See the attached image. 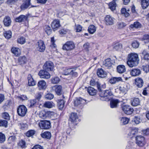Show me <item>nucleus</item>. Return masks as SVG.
<instances>
[{
  "label": "nucleus",
  "mask_w": 149,
  "mask_h": 149,
  "mask_svg": "<svg viewBox=\"0 0 149 149\" xmlns=\"http://www.w3.org/2000/svg\"><path fill=\"white\" fill-rule=\"evenodd\" d=\"M139 59L137 54L131 53L128 54L127 64L130 67L136 66L139 63Z\"/></svg>",
  "instance_id": "obj_1"
},
{
  "label": "nucleus",
  "mask_w": 149,
  "mask_h": 149,
  "mask_svg": "<svg viewBox=\"0 0 149 149\" xmlns=\"http://www.w3.org/2000/svg\"><path fill=\"white\" fill-rule=\"evenodd\" d=\"M113 95L111 91L110 90H107L102 93L100 95V96L102 98L101 99L103 100H104L107 102L110 101V102H119V101L118 99L112 98L110 99L109 96L112 95Z\"/></svg>",
  "instance_id": "obj_2"
},
{
  "label": "nucleus",
  "mask_w": 149,
  "mask_h": 149,
  "mask_svg": "<svg viewBox=\"0 0 149 149\" xmlns=\"http://www.w3.org/2000/svg\"><path fill=\"white\" fill-rule=\"evenodd\" d=\"M78 121H79L77 113L74 112L72 113L70 116L69 119V125L70 127L71 128H74L75 126L77 124Z\"/></svg>",
  "instance_id": "obj_3"
},
{
  "label": "nucleus",
  "mask_w": 149,
  "mask_h": 149,
  "mask_svg": "<svg viewBox=\"0 0 149 149\" xmlns=\"http://www.w3.org/2000/svg\"><path fill=\"white\" fill-rule=\"evenodd\" d=\"M75 69L72 68H65L63 70V73L65 75H71L72 77H76L78 76L77 72L75 71Z\"/></svg>",
  "instance_id": "obj_4"
},
{
  "label": "nucleus",
  "mask_w": 149,
  "mask_h": 149,
  "mask_svg": "<svg viewBox=\"0 0 149 149\" xmlns=\"http://www.w3.org/2000/svg\"><path fill=\"white\" fill-rule=\"evenodd\" d=\"M75 47V45L72 41H68L64 44L62 47V49L66 51H71Z\"/></svg>",
  "instance_id": "obj_5"
},
{
  "label": "nucleus",
  "mask_w": 149,
  "mask_h": 149,
  "mask_svg": "<svg viewBox=\"0 0 149 149\" xmlns=\"http://www.w3.org/2000/svg\"><path fill=\"white\" fill-rule=\"evenodd\" d=\"M124 104V103L121 105L123 111L126 114L128 115L131 114L134 111L133 109L130 106Z\"/></svg>",
  "instance_id": "obj_6"
},
{
  "label": "nucleus",
  "mask_w": 149,
  "mask_h": 149,
  "mask_svg": "<svg viewBox=\"0 0 149 149\" xmlns=\"http://www.w3.org/2000/svg\"><path fill=\"white\" fill-rule=\"evenodd\" d=\"M136 143L138 146L143 147L146 144V141L145 138L141 135H138L136 137Z\"/></svg>",
  "instance_id": "obj_7"
},
{
  "label": "nucleus",
  "mask_w": 149,
  "mask_h": 149,
  "mask_svg": "<svg viewBox=\"0 0 149 149\" xmlns=\"http://www.w3.org/2000/svg\"><path fill=\"white\" fill-rule=\"evenodd\" d=\"M17 111L18 114L22 117L24 116L27 111L26 107L24 105L19 106L17 108Z\"/></svg>",
  "instance_id": "obj_8"
},
{
  "label": "nucleus",
  "mask_w": 149,
  "mask_h": 149,
  "mask_svg": "<svg viewBox=\"0 0 149 149\" xmlns=\"http://www.w3.org/2000/svg\"><path fill=\"white\" fill-rule=\"evenodd\" d=\"M47 70L44 69L40 70L38 75L41 79H48L50 77V75Z\"/></svg>",
  "instance_id": "obj_9"
},
{
  "label": "nucleus",
  "mask_w": 149,
  "mask_h": 149,
  "mask_svg": "<svg viewBox=\"0 0 149 149\" xmlns=\"http://www.w3.org/2000/svg\"><path fill=\"white\" fill-rule=\"evenodd\" d=\"M39 126L41 129H47L51 127V123L47 120H41L39 123Z\"/></svg>",
  "instance_id": "obj_10"
},
{
  "label": "nucleus",
  "mask_w": 149,
  "mask_h": 149,
  "mask_svg": "<svg viewBox=\"0 0 149 149\" xmlns=\"http://www.w3.org/2000/svg\"><path fill=\"white\" fill-rule=\"evenodd\" d=\"M45 46L43 41L39 40L36 44V49L39 52H44L45 49Z\"/></svg>",
  "instance_id": "obj_11"
},
{
  "label": "nucleus",
  "mask_w": 149,
  "mask_h": 149,
  "mask_svg": "<svg viewBox=\"0 0 149 149\" xmlns=\"http://www.w3.org/2000/svg\"><path fill=\"white\" fill-rule=\"evenodd\" d=\"M43 68L48 71H52L54 68L53 63L51 61H47L43 65Z\"/></svg>",
  "instance_id": "obj_12"
},
{
  "label": "nucleus",
  "mask_w": 149,
  "mask_h": 149,
  "mask_svg": "<svg viewBox=\"0 0 149 149\" xmlns=\"http://www.w3.org/2000/svg\"><path fill=\"white\" fill-rule=\"evenodd\" d=\"M115 19L110 15H107L104 19V22L107 25H113L115 22Z\"/></svg>",
  "instance_id": "obj_13"
},
{
  "label": "nucleus",
  "mask_w": 149,
  "mask_h": 149,
  "mask_svg": "<svg viewBox=\"0 0 149 149\" xmlns=\"http://www.w3.org/2000/svg\"><path fill=\"white\" fill-rule=\"evenodd\" d=\"M115 62L112 60L110 58H108L105 59L103 61V66L107 68H109L112 65L114 64Z\"/></svg>",
  "instance_id": "obj_14"
},
{
  "label": "nucleus",
  "mask_w": 149,
  "mask_h": 149,
  "mask_svg": "<svg viewBox=\"0 0 149 149\" xmlns=\"http://www.w3.org/2000/svg\"><path fill=\"white\" fill-rule=\"evenodd\" d=\"M52 91H55L58 95H61L62 94V87L61 85H55L52 87Z\"/></svg>",
  "instance_id": "obj_15"
},
{
  "label": "nucleus",
  "mask_w": 149,
  "mask_h": 149,
  "mask_svg": "<svg viewBox=\"0 0 149 149\" xmlns=\"http://www.w3.org/2000/svg\"><path fill=\"white\" fill-rule=\"evenodd\" d=\"M38 86L39 90H45L47 87L46 82L44 80H41L38 82Z\"/></svg>",
  "instance_id": "obj_16"
},
{
  "label": "nucleus",
  "mask_w": 149,
  "mask_h": 149,
  "mask_svg": "<svg viewBox=\"0 0 149 149\" xmlns=\"http://www.w3.org/2000/svg\"><path fill=\"white\" fill-rule=\"evenodd\" d=\"M31 0H25L20 6V8L22 10L27 9L31 5Z\"/></svg>",
  "instance_id": "obj_17"
},
{
  "label": "nucleus",
  "mask_w": 149,
  "mask_h": 149,
  "mask_svg": "<svg viewBox=\"0 0 149 149\" xmlns=\"http://www.w3.org/2000/svg\"><path fill=\"white\" fill-rule=\"evenodd\" d=\"M138 129L137 128H130L128 135L130 138H132L133 136L138 133Z\"/></svg>",
  "instance_id": "obj_18"
},
{
  "label": "nucleus",
  "mask_w": 149,
  "mask_h": 149,
  "mask_svg": "<svg viewBox=\"0 0 149 149\" xmlns=\"http://www.w3.org/2000/svg\"><path fill=\"white\" fill-rule=\"evenodd\" d=\"M60 26V21L58 19H55L52 22L51 26L54 31H55Z\"/></svg>",
  "instance_id": "obj_19"
},
{
  "label": "nucleus",
  "mask_w": 149,
  "mask_h": 149,
  "mask_svg": "<svg viewBox=\"0 0 149 149\" xmlns=\"http://www.w3.org/2000/svg\"><path fill=\"white\" fill-rule=\"evenodd\" d=\"M97 74L99 77L104 78L107 75V73L102 68L98 69L97 71Z\"/></svg>",
  "instance_id": "obj_20"
},
{
  "label": "nucleus",
  "mask_w": 149,
  "mask_h": 149,
  "mask_svg": "<svg viewBox=\"0 0 149 149\" xmlns=\"http://www.w3.org/2000/svg\"><path fill=\"white\" fill-rule=\"evenodd\" d=\"M28 84L29 86H33L36 85L35 81L32 78V76L29 74L28 77Z\"/></svg>",
  "instance_id": "obj_21"
},
{
  "label": "nucleus",
  "mask_w": 149,
  "mask_h": 149,
  "mask_svg": "<svg viewBox=\"0 0 149 149\" xmlns=\"http://www.w3.org/2000/svg\"><path fill=\"white\" fill-rule=\"evenodd\" d=\"M11 52L16 56H18L21 54L20 49L17 47H13L11 49Z\"/></svg>",
  "instance_id": "obj_22"
},
{
  "label": "nucleus",
  "mask_w": 149,
  "mask_h": 149,
  "mask_svg": "<svg viewBox=\"0 0 149 149\" xmlns=\"http://www.w3.org/2000/svg\"><path fill=\"white\" fill-rule=\"evenodd\" d=\"M130 74L132 76H137L141 74V71L138 69H132L130 71Z\"/></svg>",
  "instance_id": "obj_23"
},
{
  "label": "nucleus",
  "mask_w": 149,
  "mask_h": 149,
  "mask_svg": "<svg viewBox=\"0 0 149 149\" xmlns=\"http://www.w3.org/2000/svg\"><path fill=\"white\" fill-rule=\"evenodd\" d=\"M90 84L91 86L97 85V88L100 91H102L101 89L100 84L98 81L95 82L94 79H92L90 81Z\"/></svg>",
  "instance_id": "obj_24"
},
{
  "label": "nucleus",
  "mask_w": 149,
  "mask_h": 149,
  "mask_svg": "<svg viewBox=\"0 0 149 149\" xmlns=\"http://www.w3.org/2000/svg\"><path fill=\"white\" fill-rule=\"evenodd\" d=\"M27 19V17L25 16L21 15L16 18L15 19V20L17 22H21L26 20Z\"/></svg>",
  "instance_id": "obj_25"
},
{
  "label": "nucleus",
  "mask_w": 149,
  "mask_h": 149,
  "mask_svg": "<svg viewBox=\"0 0 149 149\" xmlns=\"http://www.w3.org/2000/svg\"><path fill=\"white\" fill-rule=\"evenodd\" d=\"M18 60L19 64L22 65L26 64L27 61L26 58L24 56L19 57Z\"/></svg>",
  "instance_id": "obj_26"
},
{
  "label": "nucleus",
  "mask_w": 149,
  "mask_h": 149,
  "mask_svg": "<svg viewBox=\"0 0 149 149\" xmlns=\"http://www.w3.org/2000/svg\"><path fill=\"white\" fill-rule=\"evenodd\" d=\"M117 72L119 73H122L126 71L125 67L123 65H118L117 68Z\"/></svg>",
  "instance_id": "obj_27"
},
{
  "label": "nucleus",
  "mask_w": 149,
  "mask_h": 149,
  "mask_svg": "<svg viewBox=\"0 0 149 149\" xmlns=\"http://www.w3.org/2000/svg\"><path fill=\"white\" fill-rule=\"evenodd\" d=\"M122 81V79L120 77H114L110 79L109 80L110 83L114 84L116 82Z\"/></svg>",
  "instance_id": "obj_28"
},
{
  "label": "nucleus",
  "mask_w": 149,
  "mask_h": 149,
  "mask_svg": "<svg viewBox=\"0 0 149 149\" xmlns=\"http://www.w3.org/2000/svg\"><path fill=\"white\" fill-rule=\"evenodd\" d=\"M88 93L91 95H94L97 93V90L91 87H88L87 89Z\"/></svg>",
  "instance_id": "obj_29"
},
{
  "label": "nucleus",
  "mask_w": 149,
  "mask_h": 149,
  "mask_svg": "<svg viewBox=\"0 0 149 149\" xmlns=\"http://www.w3.org/2000/svg\"><path fill=\"white\" fill-rule=\"evenodd\" d=\"M135 84L139 88L141 87L143 84L142 79L141 78H138L135 80Z\"/></svg>",
  "instance_id": "obj_30"
},
{
  "label": "nucleus",
  "mask_w": 149,
  "mask_h": 149,
  "mask_svg": "<svg viewBox=\"0 0 149 149\" xmlns=\"http://www.w3.org/2000/svg\"><path fill=\"white\" fill-rule=\"evenodd\" d=\"M3 22L5 26H9L10 25L11 21L9 17L6 16L4 18Z\"/></svg>",
  "instance_id": "obj_31"
},
{
  "label": "nucleus",
  "mask_w": 149,
  "mask_h": 149,
  "mask_svg": "<svg viewBox=\"0 0 149 149\" xmlns=\"http://www.w3.org/2000/svg\"><path fill=\"white\" fill-rule=\"evenodd\" d=\"M42 97L40 93H37L36 95V98L34 99L31 100L30 102H37L40 101V100Z\"/></svg>",
  "instance_id": "obj_32"
},
{
  "label": "nucleus",
  "mask_w": 149,
  "mask_h": 149,
  "mask_svg": "<svg viewBox=\"0 0 149 149\" xmlns=\"http://www.w3.org/2000/svg\"><path fill=\"white\" fill-rule=\"evenodd\" d=\"M42 137L44 138L50 139L51 137V134L49 132H45L41 134Z\"/></svg>",
  "instance_id": "obj_33"
},
{
  "label": "nucleus",
  "mask_w": 149,
  "mask_h": 149,
  "mask_svg": "<svg viewBox=\"0 0 149 149\" xmlns=\"http://www.w3.org/2000/svg\"><path fill=\"white\" fill-rule=\"evenodd\" d=\"M141 24L138 22L136 21L134 22L133 24L130 25V27L131 29L134 28H139L141 27Z\"/></svg>",
  "instance_id": "obj_34"
},
{
  "label": "nucleus",
  "mask_w": 149,
  "mask_h": 149,
  "mask_svg": "<svg viewBox=\"0 0 149 149\" xmlns=\"http://www.w3.org/2000/svg\"><path fill=\"white\" fill-rule=\"evenodd\" d=\"M141 5L142 8L145 9L149 5V0H141Z\"/></svg>",
  "instance_id": "obj_35"
},
{
  "label": "nucleus",
  "mask_w": 149,
  "mask_h": 149,
  "mask_svg": "<svg viewBox=\"0 0 149 149\" xmlns=\"http://www.w3.org/2000/svg\"><path fill=\"white\" fill-rule=\"evenodd\" d=\"M142 55L141 57H142L143 59L145 60H149V54L148 53L146 52V51L144 50H143L141 52Z\"/></svg>",
  "instance_id": "obj_36"
},
{
  "label": "nucleus",
  "mask_w": 149,
  "mask_h": 149,
  "mask_svg": "<svg viewBox=\"0 0 149 149\" xmlns=\"http://www.w3.org/2000/svg\"><path fill=\"white\" fill-rule=\"evenodd\" d=\"M39 116L40 118L45 119L47 117H48V112H47L44 111H41L40 113Z\"/></svg>",
  "instance_id": "obj_37"
},
{
  "label": "nucleus",
  "mask_w": 149,
  "mask_h": 149,
  "mask_svg": "<svg viewBox=\"0 0 149 149\" xmlns=\"http://www.w3.org/2000/svg\"><path fill=\"white\" fill-rule=\"evenodd\" d=\"M96 29L95 26L93 25L90 26L88 29V31L89 33L93 34L96 31Z\"/></svg>",
  "instance_id": "obj_38"
},
{
  "label": "nucleus",
  "mask_w": 149,
  "mask_h": 149,
  "mask_svg": "<svg viewBox=\"0 0 149 149\" xmlns=\"http://www.w3.org/2000/svg\"><path fill=\"white\" fill-rule=\"evenodd\" d=\"M141 40L145 43L149 42V34H145L141 38Z\"/></svg>",
  "instance_id": "obj_39"
},
{
  "label": "nucleus",
  "mask_w": 149,
  "mask_h": 149,
  "mask_svg": "<svg viewBox=\"0 0 149 149\" xmlns=\"http://www.w3.org/2000/svg\"><path fill=\"white\" fill-rule=\"evenodd\" d=\"M116 5V2L114 1L110 2L109 4V8L112 11H113L115 10Z\"/></svg>",
  "instance_id": "obj_40"
},
{
  "label": "nucleus",
  "mask_w": 149,
  "mask_h": 149,
  "mask_svg": "<svg viewBox=\"0 0 149 149\" xmlns=\"http://www.w3.org/2000/svg\"><path fill=\"white\" fill-rule=\"evenodd\" d=\"M12 32L10 31H5L4 33V36L7 39L10 38L12 37Z\"/></svg>",
  "instance_id": "obj_41"
},
{
  "label": "nucleus",
  "mask_w": 149,
  "mask_h": 149,
  "mask_svg": "<svg viewBox=\"0 0 149 149\" xmlns=\"http://www.w3.org/2000/svg\"><path fill=\"white\" fill-rule=\"evenodd\" d=\"M120 121L122 125H125L128 123L129 119L127 118L123 117L121 118Z\"/></svg>",
  "instance_id": "obj_42"
},
{
  "label": "nucleus",
  "mask_w": 149,
  "mask_h": 149,
  "mask_svg": "<svg viewBox=\"0 0 149 149\" xmlns=\"http://www.w3.org/2000/svg\"><path fill=\"white\" fill-rule=\"evenodd\" d=\"M18 145L22 148H24L26 147L25 142L22 140L19 141L18 143Z\"/></svg>",
  "instance_id": "obj_43"
},
{
  "label": "nucleus",
  "mask_w": 149,
  "mask_h": 149,
  "mask_svg": "<svg viewBox=\"0 0 149 149\" xmlns=\"http://www.w3.org/2000/svg\"><path fill=\"white\" fill-rule=\"evenodd\" d=\"M17 42L20 44H23L26 42L25 38L23 37H21L17 39Z\"/></svg>",
  "instance_id": "obj_44"
},
{
  "label": "nucleus",
  "mask_w": 149,
  "mask_h": 149,
  "mask_svg": "<svg viewBox=\"0 0 149 149\" xmlns=\"http://www.w3.org/2000/svg\"><path fill=\"white\" fill-rule=\"evenodd\" d=\"M126 24L123 22H119L117 23V26L118 29H121L125 26Z\"/></svg>",
  "instance_id": "obj_45"
},
{
  "label": "nucleus",
  "mask_w": 149,
  "mask_h": 149,
  "mask_svg": "<svg viewBox=\"0 0 149 149\" xmlns=\"http://www.w3.org/2000/svg\"><path fill=\"white\" fill-rule=\"evenodd\" d=\"M119 90L122 93H125L127 91V88L126 85L122 86L119 87Z\"/></svg>",
  "instance_id": "obj_46"
},
{
  "label": "nucleus",
  "mask_w": 149,
  "mask_h": 149,
  "mask_svg": "<svg viewBox=\"0 0 149 149\" xmlns=\"http://www.w3.org/2000/svg\"><path fill=\"white\" fill-rule=\"evenodd\" d=\"M45 31L48 35H49L51 33L52 30L49 26L46 25L45 26Z\"/></svg>",
  "instance_id": "obj_47"
},
{
  "label": "nucleus",
  "mask_w": 149,
  "mask_h": 149,
  "mask_svg": "<svg viewBox=\"0 0 149 149\" xmlns=\"http://www.w3.org/2000/svg\"><path fill=\"white\" fill-rule=\"evenodd\" d=\"M139 45V42L136 40L132 42V46L134 48L136 49L138 48Z\"/></svg>",
  "instance_id": "obj_48"
},
{
  "label": "nucleus",
  "mask_w": 149,
  "mask_h": 149,
  "mask_svg": "<svg viewBox=\"0 0 149 149\" xmlns=\"http://www.w3.org/2000/svg\"><path fill=\"white\" fill-rule=\"evenodd\" d=\"M121 13L124 14L125 17H127L129 15V13H128L126 9L125 8H123L121 10Z\"/></svg>",
  "instance_id": "obj_49"
},
{
  "label": "nucleus",
  "mask_w": 149,
  "mask_h": 149,
  "mask_svg": "<svg viewBox=\"0 0 149 149\" xmlns=\"http://www.w3.org/2000/svg\"><path fill=\"white\" fill-rule=\"evenodd\" d=\"M55 41L54 37L51 38V44L50 47L52 49H56V45L54 43Z\"/></svg>",
  "instance_id": "obj_50"
},
{
  "label": "nucleus",
  "mask_w": 149,
  "mask_h": 149,
  "mask_svg": "<svg viewBox=\"0 0 149 149\" xmlns=\"http://www.w3.org/2000/svg\"><path fill=\"white\" fill-rule=\"evenodd\" d=\"M54 103H45L43 105L44 107L48 108H51L54 107Z\"/></svg>",
  "instance_id": "obj_51"
},
{
  "label": "nucleus",
  "mask_w": 149,
  "mask_h": 149,
  "mask_svg": "<svg viewBox=\"0 0 149 149\" xmlns=\"http://www.w3.org/2000/svg\"><path fill=\"white\" fill-rule=\"evenodd\" d=\"M35 131L31 130L28 131L26 134V135L27 137H29L33 135L35 133Z\"/></svg>",
  "instance_id": "obj_52"
},
{
  "label": "nucleus",
  "mask_w": 149,
  "mask_h": 149,
  "mask_svg": "<svg viewBox=\"0 0 149 149\" xmlns=\"http://www.w3.org/2000/svg\"><path fill=\"white\" fill-rule=\"evenodd\" d=\"M2 117L7 120H9L10 119V116L9 114L6 112H4L2 113Z\"/></svg>",
  "instance_id": "obj_53"
},
{
  "label": "nucleus",
  "mask_w": 149,
  "mask_h": 149,
  "mask_svg": "<svg viewBox=\"0 0 149 149\" xmlns=\"http://www.w3.org/2000/svg\"><path fill=\"white\" fill-rule=\"evenodd\" d=\"M16 139L15 136H12L9 137L8 141L9 143H11L15 141Z\"/></svg>",
  "instance_id": "obj_54"
},
{
  "label": "nucleus",
  "mask_w": 149,
  "mask_h": 149,
  "mask_svg": "<svg viewBox=\"0 0 149 149\" xmlns=\"http://www.w3.org/2000/svg\"><path fill=\"white\" fill-rule=\"evenodd\" d=\"M22 0H7L6 3L9 4H15L18 1H21Z\"/></svg>",
  "instance_id": "obj_55"
},
{
  "label": "nucleus",
  "mask_w": 149,
  "mask_h": 149,
  "mask_svg": "<svg viewBox=\"0 0 149 149\" xmlns=\"http://www.w3.org/2000/svg\"><path fill=\"white\" fill-rule=\"evenodd\" d=\"M60 81V79L58 77H54L52 78L51 82L53 84H56L58 83Z\"/></svg>",
  "instance_id": "obj_56"
},
{
  "label": "nucleus",
  "mask_w": 149,
  "mask_h": 149,
  "mask_svg": "<svg viewBox=\"0 0 149 149\" xmlns=\"http://www.w3.org/2000/svg\"><path fill=\"white\" fill-rule=\"evenodd\" d=\"M8 125V122L6 120H0V126L6 127Z\"/></svg>",
  "instance_id": "obj_57"
},
{
  "label": "nucleus",
  "mask_w": 149,
  "mask_h": 149,
  "mask_svg": "<svg viewBox=\"0 0 149 149\" xmlns=\"http://www.w3.org/2000/svg\"><path fill=\"white\" fill-rule=\"evenodd\" d=\"M6 140L5 136L4 134L0 132V143H2Z\"/></svg>",
  "instance_id": "obj_58"
},
{
  "label": "nucleus",
  "mask_w": 149,
  "mask_h": 149,
  "mask_svg": "<svg viewBox=\"0 0 149 149\" xmlns=\"http://www.w3.org/2000/svg\"><path fill=\"white\" fill-rule=\"evenodd\" d=\"M69 32V30L66 29H63L59 31L60 34L61 35L66 34Z\"/></svg>",
  "instance_id": "obj_59"
},
{
  "label": "nucleus",
  "mask_w": 149,
  "mask_h": 149,
  "mask_svg": "<svg viewBox=\"0 0 149 149\" xmlns=\"http://www.w3.org/2000/svg\"><path fill=\"white\" fill-rule=\"evenodd\" d=\"M133 120L136 124H139L141 122L140 118L139 116H135L133 119Z\"/></svg>",
  "instance_id": "obj_60"
},
{
  "label": "nucleus",
  "mask_w": 149,
  "mask_h": 149,
  "mask_svg": "<svg viewBox=\"0 0 149 149\" xmlns=\"http://www.w3.org/2000/svg\"><path fill=\"white\" fill-rule=\"evenodd\" d=\"M57 106L59 110H63L65 108L64 103H58Z\"/></svg>",
  "instance_id": "obj_61"
},
{
  "label": "nucleus",
  "mask_w": 149,
  "mask_h": 149,
  "mask_svg": "<svg viewBox=\"0 0 149 149\" xmlns=\"http://www.w3.org/2000/svg\"><path fill=\"white\" fill-rule=\"evenodd\" d=\"M122 47V45L121 44L118 43L116 44L113 48L114 49L118 50L121 49Z\"/></svg>",
  "instance_id": "obj_62"
},
{
  "label": "nucleus",
  "mask_w": 149,
  "mask_h": 149,
  "mask_svg": "<svg viewBox=\"0 0 149 149\" xmlns=\"http://www.w3.org/2000/svg\"><path fill=\"white\" fill-rule=\"evenodd\" d=\"M86 102V100L84 99L81 97H77L76 98V101H75L74 102Z\"/></svg>",
  "instance_id": "obj_63"
},
{
  "label": "nucleus",
  "mask_w": 149,
  "mask_h": 149,
  "mask_svg": "<svg viewBox=\"0 0 149 149\" xmlns=\"http://www.w3.org/2000/svg\"><path fill=\"white\" fill-rule=\"evenodd\" d=\"M18 99L22 101L27 100L26 96L24 95H22L19 96L17 97Z\"/></svg>",
  "instance_id": "obj_64"
}]
</instances>
